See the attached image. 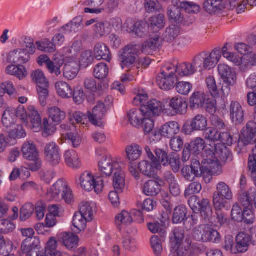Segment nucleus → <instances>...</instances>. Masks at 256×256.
<instances>
[{"label": "nucleus", "instance_id": "1", "mask_svg": "<svg viewBox=\"0 0 256 256\" xmlns=\"http://www.w3.org/2000/svg\"><path fill=\"white\" fill-rule=\"evenodd\" d=\"M202 158L203 168L212 174H221L222 168L219 160L225 162L230 154L226 145H200Z\"/></svg>", "mask_w": 256, "mask_h": 256}, {"label": "nucleus", "instance_id": "2", "mask_svg": "<svg viewBox=\"0 0 256 256\" xmlns=\"http://www.w3.org/2000/svg\"><path fill=\"white\" fill-rule=\"evenodd\" d=\"M218 140L222 144H234L241 142L243 144H256V123L254 121L248 122L246 128H243L241 134H237L236 136L227 132L218 134Z\"/></svg>", "mask_w": 256, "mask_h": 256}, {"label": "nucleus", "instance_id": "3", "mask_svg": "<svg viewBox=\"0 0 256 256\" xmlns=\"http://www.w3.org/2000/svg\"><path fill=\"white\" fill-rule=\"evenodd\" d=\"M184 238V231L180 228H176L170 237V254L169 256H196L198 250L194 245L188 249L182 246Z\"/></svg>", "mask_w": 256, "mask_h": 256}, {"label": "nucleus", "instance_id": "4", "mask_svg": "<svg viewBox=\"0 0 256 256\" xmlns=\"http://www.w3.org/2000/svg\"><path fill=\"white\" fill-rule=\"evenodd\" d=\"M172 3L174 7L168 10V14L170 20L177 24H178L180 22H182L181 18L183 13L181 10L189 14H198L200 10L198 4L188 0H172Z\"/></svg>", "mask_w": 256, "mask_h": 256}, {"label": "nucleus", "instance_id": "5", "mask_svg": "<svg viewBox=\"0 0 256 256\" xmlns=\"http://www.w3.org/2000/svg\"><path fill=\"white\" fill-rule=\"evenodd\" d=\"M140 46L132 42L125 46L120 52V59L122 68H130V70H134L140 68L136 62V56L140 53Z\"/></svg>", "mask_w": 256, "mask_h": 256}, {"label": "nucleus", "instance_id": "6", "mask_svg": "<svg viewBox=\"0 0 256 256\" xmlns=\"http://www.w3.org/2000/svg\"><path fill=\"white\" fill-rule=\"evenodd\" d=\"M48 119L44 118L43 122L44 131L42 135L46 137L56 131V126L60 124L66 117L65 112L58 107L54 106L48 109Z\"/></svg>", "mask_w": 256, "mask_h": 256}, {"label": "nucleus", "instance_id": "7", "mask_svg": "<svg viewBox=\"0 0 256 256\" xmlns=\"http://www.w3.org/2000/svg\"><path fill=\"white\" fill-rule=\"evenodd\" d=\"M216 189L213 194V204L216 210H222L226 207V200L232 198L233 194L231 188L224 182H219Z\"/></svg>", "mask_w": 256, "mask_h": 256}, {"label": "nucleus", "instance_id": "8", "mask_svg": "<svg viewBox=\"0 0 256 256\" xmlns=\"http://www.w3.org/2000/svg\"><path fill=\"white\" fill-rule=\"evenodd\" d=\"M64 199L66 202H70L72 199V192L66 182L62 179L58 180L48 191V197L50 200H58Z\"/></svg>", "mask_w": 256, "mask_h": 256}, {"label": "nucleus", "instance_id": "9", "mask_svg": "<svg viewBox=\"0 0 256 256\" xmlns=\"http://www.w3.org/2000/svg\"><path fill=\"white\" fill-rule=\"evenodd\" d=\"M77 182L83 190L88 192L94 190L96 194L100 193L104 186V181L102 178H95L92 174L88 171L82 173Z\"/></svg>", "mask_w": 256, "mask_h": 256}, {"label": "nucleus", "instance_id": "10", "mask_svg": "<svg viewBox=\"0 0 256 256\" xmlns=\"http://www.w3.org/2000/svg\"><path fill=\"white\" fill-rule=\"evenodd\" d=\"M21 150L24 158L33 162L26 164L28 169L36 172L41 168L42 160L39 158V152L36 145H23Z\"/></svg>", "mask_w": 256, "mask_h": 256}, {"label": "nucleus", "instance_id": "11", "mask_svg": "<svg viewBox=\"0 0 256 256\" xmlns=\"http://www.w3.org/2000/svg\"><path fill=\"white\" fill-rule=\"evenodd\" d=\"M182 172L184 178L189 181H192L195 177L203 176L204 178H208L213 175L210 172L205 170L199 160L195 158L192 159L190 166H186L182 168Z\"/></svg>", "mask_w": 256, "mask_h": 256}, {"label": "nucleus", "instance_id": "12", "mask_svg": "<svg viewBox=\"0 0 256 256\" xmlns=\"http://www.w3.org/2000/svg\"><path fill=\"white\" fill-rule=\"evenodd\" d=\"M120 166V158H113L110 154H106L102 157L98 164L99 172L102 177L110 176Z\"/></svg>", "mask_w": 256, "mask_h": 256}, {"label": "nucleus", "instance_id": "13", "mask_svg": "<svg viewBox=\"0 0 256 256\" xmlns=\"http://www.w3.org/2000/svg\"><path fill=\"white\" fill-rule=\"evenodd\" d=\"M188 204L196 214L200 212L204 219L210 218L211 216L212 210L210 206L208 199L204 198L200 201L198 196H192L190 198Z\"/></svg>", "mask_w": 256, "mask_h": 256}, {"label": "nucleus", "instance_id": "14", "mask_svg": "<svg viewBox=\"0 0 256 256\" xmlns=\"http://www.w3.org/2000/svg\"><path fill=\"white\" fill-rule=\"evenodd\" d=\"M218 71L222 79L223 80V85L221 90L224 92H230V87L235 85L236 82V74L234 70L225 64H220L218 66Z\"/></svg>", "mask_w": 256, "mask_h": 256}, {"label": "nucleus", "instance_id": "15", "mask_svg": "<svg viewBox=\"0 0 256 256\" xmlns=\"http://www.w3.org/2000/svg\"><path fill=\"white\" fill-rule=\"evenodd\" d=\"M161 168V164L156 158H153L150 160H142L138 164V168L140 172L148 178L154 177Z\"/></svg>", "mask_w": 256, "mask_h": 256}, {"label": "nucleus", "instance_id": "16", "mask_svg": "<svg viewBox=\"0 0 256 256\" xmlns=\"http://www.w3.org/2000/svg\"><path fill=\"white\" fill-rule=\"evenodd\" d=\"M44 154L46 162L50 166H56L61 162L60 148L58 145H46Z\"/></svg>", "mask_w": 256, "mask_h": 256}, {"label": "nucleus", "instance_id": "17", "mask_svg": "<svg viewBox=\"0 0 256 256\" xmlns=\"http://www.w3.org/2000/svg\"><path fill=\"white\" fill-rule=\"evenodd\" d=\"M30 55L26 48L16 49L9 52L8 62L18 65L25 64L30 60Z\"/></svg>", "mask_w": 256, "mask_h": 256}, {"label": "nucleus", "instance_id": "18", "mask_svg": "<svg viewBox=\"0 0 256 256\" xmlns=\"http://www.w3.org/2000/svg\"><path fill=\"white\" fill-rule=\"evenodd\" d=\"M250 242L255 245L256 244V240L252 242L251 236L250 234L242 232H239L236 238V250H234V252L238 253L246 252Z\"/></svg>", "mask_w": 256, "mask_h": 256}, {"label": "nucleus", "instance_id": "19", "mask_svg": "<svg viewBox=\"0 0 256 256\" xmlns=\"http://www.w3.org/2000/svg\"><path fill=\"white\" fill-rule=\"evenodd\" d=\"M106 110L104 104L99 101L94 108L92 113L88 112L89 120L94 125L100 126L102 120L104 118Z\"/></svg>", "mask_w": 256, "mask_h": 256}, {"label": "nucleus", "instance_id": "20", "mask_svg": "<svg viewBox=\"0 0 256 256\" xmlns=\"http://www.w3.org/2000/svg\"><path fill=\"white\" fill-rule=\"evenodd\" d=\"M171 73H168L166 71H162L156 78V83L160 88L165 90H170L174 88L177 78L176 75H170Z\"/></svg>", "mask_w": 256, "mask_h": 256}, {"label": "nucleus", "instance_id": "21", "mask_svg": "<svg viewBox=\"0 0 256 256\" xmlns=\"http://www.w3.org/2000/svg\"><path fill=\"white\" fill-rule=\"evenodd\" d=\"M229 109L233 123L236 125L242 124L244 121V110L240 103L236 101L232 102Z\"/></svg>", "mask_w": 256, "mask_h": 256}, {"label": "nucleus", "instance_id": "22", "mask_svg": "<svg viewBox=\"0 0 256 256\" xmlns=\"http://www.w3.org/2000/svg\"><path fill=\"white\" fill-rule=\"evenodd\" d=\"M204 55V62L206 69H210L214 68L220 60L222 54L220 48H215L212 52H204L201 53Z\"/></svg>", "mask_w": 256, "mask_h": 256}, {"label": "nucleus", "instance_id": "23", "mask_svg": "<svg viewBox=\"0 0 256 256\" xmlns=\"http://www.w3.org/2000/svg\"><path fill=\"white\" fill-rule=\"evenodd\" d=\"M142 106L147 116H158L163 110L162 104L155 99L148 102L147 105L142 104Z\"/></svg>", "mask_w": 256, "mask_h": 256}, {"label": "nucleus", "instance_id": "24", "mask_svg": "<svg viewBox=\"0 0 256 256\" xmlns=\"http://www.w3.org/2000/svg\"><path fill=\"white\" fill-rule=\"evenodd\" d=\"M169 106L171 108L170 114L174 116L184 114L186 112L188 104L182 98H174L171 99Z\"/></svg>", "mask_w": 256, "mask_h": 256}, {"label": "nucleus", "instance_id": "25", "mask_svg": "<svg viewBox=\"0 0 256 256\" xmlns=\"http://www.w3.org/2000/svg\"><path fill=\"white\" fill-rule=\"evenodd\" d=\"M128 118L130 123L135 127H138L142 124V120L144 116H147L142 107L140 106V109L132 108L128 112Z\"/></svg>", "mask_w": 256, "mask_h": 256}, {"label": "nucleus", "instance_id": "26", "mask_svg": "<svg viewBox=\"0 0 256 256\" xmlns=\"http://www.w3.org/2000/svg\"><path fill=\"white\" fill-rule=\"evenodd\" d=\"M61 130L62 136L60 138L62 142L74 143L81 142V138L76 132H68L70 130L69 126L66 124H62L60 126Z\"/></svg>", "mask_w": 256, "mask_h": 256}, {"label": "nucleus", "instance_id": "27", "mask_svg": "<svg viewBox=\"0 0 256 256\" xmlns=\"http://www.w3.org/2000/svg\"><path fill=\"white\" fill-rule=\"evenodd\" d=\"M256 196V188H250L248 190H242L238 196V202L244 208H249L252 204L254 198Z\"/></svg>", "mask_w": 256, "mask_h": 256}, {"label": "nucleus", "instance_id": "28", "mask_svg": "<svg viewBox=\"0 0 256 256\" xmlns=\"http://www.w3.org/2000/svg\"><path fill=\"white\" fill-rule=\"evenodd\" d=\"M94 56L98 60H104L110 62L111 54L108 47L102 42L96 44L94 47Z\"/></svg>", "mask_w": 256, "mask_h": 256}, {"label": "nucleus", "instance_id": "29", "mask_svg": "<svg viewBox=\"0 0 256 256\" xmlns=\"http://www.w3.org/2000/svg\"><path fill=\"white\" fill-rule=\"evenodd\" d=\"M161 190V185L156 180H148L143 186V192L148 196H156Z\"/></svg>", "mask_w": 256, "mask_h": 256}, {"label": "nucleus", "instance_id": "30", "mask_svg": "<svg viewBox=\"0 0 256 256\" xmlns=\"http://www.w3.org/2000/svg\"><path fill=\"white\" fill-rule=\"evenodd\" d=\"M113 176L112 185L114 190L122 192L125 187V174L122 170L121 166L118 170H116Z\"/></svg>", "mask_w": 256, "mask_h": 256}, {"label": "nucleus", "instance_id": "31", "mask_svg": "<svg viewBox=\"0 0 256 256\" xmlns=\"http://www.w3.org/2000/svg\"><path fill=\"white\" fill-rule=\"evenodd\" d=\"M82 22V16H76L73 18L70 22L63 26L62 29L65 32L66 34L77 32L84 28Z\"/></svg>", "mask_w": 256, "mask_h": 256}, {"label": "nucleus", "instance_id": "32", "mask_svg": "<svg viewBox=\"0 0 256 256\" xmlns=\"http://www.w3.org/2000/svg\"><path fill=\"white\" fill-rule=\"evenodd\" d=\"M64 158L66 164L70 168L78 169L81 166L78 156L74 150H66L64 154Z\"/></svg>", "mask_w": 256, "mask_h": 256}, {"label": "nucleus", "instance_id": "33", "mask_svg": "<svg viewBox=\"0 0 256 256\" xmlns=\"http://www.w3.org/2000/svg\"><path fill=\"white\" fill-rule=\"evenodd\" d=\"M80 71V66L76 62L66 63L64 66V76L68 80H72L76 78Z\"/></svg>", "mask_w": 256, "mask_h": 256}, {"label": "nucleus", "instance_id": "34", "mask_svg": "<svg viewBox=\"0 0 256 256\" xmlns=\"http://www.w3.org/2000/svg\"><path fill=\"white\" fill-rule=\"evenodd\" d=\"M148 29L149 26L146 22L138 20L130 28V32H133L137 36L143 38L148 34Z\"/></svg>", "mask_w": 256, "mask_h": 256}, {"label": "nucleus", "instance_id": "35", "mask_svg": "<svg viewBox=\"0 0 256 256\" xmlns=\"http://www.w3.org/2000/svg\"><path fill=\"white\" fill-rule=\"evenodd\" d=\"M56 88L58 94L62 98H69L72 97L73 90L68 83L60 81L56 84Z\"/></svg>", "mask_w": 256, "mask_h": 256}, {"label": "nucleus", "instance_id": "36", "mask_svg": "<svg viewBox=\"0 0 256 256\" xmlns=\"http://www.w3.org/2000/svg\"><path fill=\"white\" fill-rule=\"evenodd\" d=\"M90 220H88L83 215L80 213L76 212L73 217L72 226L74 228H72V230L75 232L78 233L85 230L86 226V223Z\"/></svg>", "mask_w": 256, "mask_h": 256}, {"label": "nucleus", "instance_id": "37", "mask_svg": "<svg viewBox=\"0 0 256 256\" xmlns=\"http://www.w3.org/2000/svg\"><path fill=\"white\" fill-rule=\"evenodd\" d=\"M60 239L68 249L76 247L78 242V238L72 232H62L60 236Z\"/></svg>", "mask_w": 256, "mask_h": 256}, {"label": "nucleus", "instance_id": "38", "mask_svg": "<svg viewBox=\"0 0 256 256\" xmlns=\"http://www.w3.org/2000/svg\"><path fill=\"white\" fill-rule=\"evenodd\" d=\"M203 6L204 10L210 14H214L224 8L220 0H206Z\"/></svg>", "mask_w": 256, "mask_h": 256}, {"label": "nucleus", "instance_id": "39", "mask_svg": "<svg viewBox=\"0 0 256 256\" xmlns=\"http://www.w3.org/2000/svg\"><path fill=\"white\" fill-rule=\"evenodd\" d=\"M180 130V126L176 122H170L164 124L160 132L164 137L170 138Z\"/></svg>", "mask_w": 256, "mask_h": 256}, {"label": "nucleus", "instance_id": "40", "mask_svg": "<svg viewBox=\"0 0 256 256\" xmlns=\"http://www.w3.org/2000/svg\"><path fill=\"white\" fill-rule=\"evenodd\" d=\"M15 112L14 108H8L4 111L2 118V123L5 127L10 128L16 123Z\"/></svg>", "mask_w": 256, "mask_h": 256}, {"label": "nucleus", "instance_id": "41", "mask_svg": "<svg viewBox=\"0 0 256 256\" xmlns=\"http://www.w3.org/2000/svg\"><path fill=\"white\" fill-rule=\"evenodd\" d=\"M96 212L94 204L82 202L80 204L79 213L83 215L88 220L91 221Z\"/></svg>", "mask_w": 256, "mask_h": 256}, {"label": "nucleus", "instance_id": "42", "mask_svg": "<svg viewBox=\"0 0 256 256\" xmlns=\"http://www.w3.org/2000/svg\"><path fill=\"white\" fill-rule=\"evenodd\" d=\"M162 40L160 36L158 34H155L151 36L150 38L146 41L142 46H140V50L142 52L146 53V48H150L154 50L160 46Z\"/></svg>", "mask_w": 256, "mask_h": 256}, {"label": "nucleus", "instance_id": "43", "mask_svg": "<svg viewBox=\"0 0 256 256\" xmlns=\"http://www.w3.org/2000/svg\"><path fill=\"white\" fill-rule=\"evenodd\" d=\"M180 29L174 25H172L167 28L162 36L164 42L168 44L173 43L180 34Z\"/></svg>", "mask_w": 256, "mask_h": 256}, {"label": "nucleus", "instance_id": "44", "mask_svg": "<svg viewBox=\"0 0 256 256\" xmlns=\"http://www.w3.org/2000/svg\"><path fill=\"white\" fill-rule=\"evenodd\" d=\"M6 71L8 74L14 76L20 80L23 79L27 74L26 68L22 64L8 66Z\"/></svg>", "mask_w": 256, "mask_h": 256}, {"label": "nucleus", "instance_id": "45", "mask_svg": "<svg viewBox=\"0 0 256 256\" xmlns=\"http://www.w3.org/2000/svg\"><path fill=\"white\" fill-rule=\"evenodd\" d=\"M108 72V65L104 62H100L94 68L93 75L96 79L104 80L107 78Z\"/></svg>", "mask_w": 256, "mask_h": 256}, {"label": "nucleus", "instance_id": "46", "mask_svg": "<svg viewBox=\"0 0 256 256\" xmlns=\"http://www.w3.org/2000/svg\"><path fill=\"white\" fill-rule=\"evenodd\" d=\"M206 101V96L204 92H194L190 98V106L194 108L202 107Z\"/></svg>", "mask_w": 256, "mask_h": 256}, {"label": "nucleus", "instance_id": "47", "mask_svg": "<svg viewBox=\"0 0 256 256\" xmlns=\"http://www.w3.org/2000/svg\"><path fill=\"white\" fill-rule=\"evenodd\" d=\"M133 222L131 214L128 212L123 210L116 217V224L120 230L121 225H128Z\"/></svg>", "mask_w": 256, "mask_h": 256}, {"label": "nucleus", "instance_id": "48", "mask_svg": "<svg viewBox=\"0 0 256 256\" xmlns=\"http://www.w3.org/2000/svg\"><path fill=\"white\" fill-rule=\"evenodd\" d=\"M128 158L132 161L138 160L142 153V148L139 145H128L126 148Z\"/></svg>", "mask_w": 256, "mask_h": 256}, {"label": "nucleus", "instance_id": "49", "mask_svg": "<svg viewBox=\"0 0 256 256\" xmlns=\"http://www.w3.org/2000/svg\"><path fill=\"white\" fill-rule=\"evenodd\" d=\"M57 242L54 238H51L47 242L46 246L45 248V253L46 256H62L60 252L57 251ZM66 256L64 254L63 256Z\"/></svg>", "mask_w": 256, "mask_h": 256}, {"label": "nucleus", "instance_id": "50", "mask_svg": "<svg viewBox=\"0 0 256 256\" xmlns=\"http://www.w3.org/2000/svg\"><path fill=\"white\" fill-rule=\"evenodd\" d=\"M147 227L149 230L152 234L158 233L160 236L166 238V226L162 225L158 222H150L147 224Z\"/></svg>", "mask_w": 256, "mask_h": 256}, {"label": "nucleus", "instance_id": "51", "mask_svg": "<svg viewBox=\"0 0 256 256\" xmlns=\"http://www.w3.org/2000/svg\"><path fill=\"white\" fill-rule=\"evenodd\" d=\"M149 21L150 22L151 28L156 32L159 31L164 26V16L163 14H160L154 16L150 18Z\"/></svg>", "mask_w": 256, "mask_h": 256}, {"label": "nucleus", "instance_id": "52", "mask_svg": "<svg viewBox=\"0 0 256 256\" xmlns=\"http://www.w3.org/2000/svg\"><path fill=\"white\" fill-rule=\"evenodd\" d=\"M94 30L97 36L102 37L110 32V24L107 22H97L94 24Z\"/></svg>", "mask_w": 256, "mask_h": 256}, {"label": "nucleus", "instance_id": "53", "mask_svg": "<svg viewBox=\"0 0 256 256\" xmlns=\"http://www.w3.org/2000/svg\"><path fill=\"white\" fill-rule=\"evenodd\" d=\"M187 211L186 208L184 206H179L174 210L172 216V222L174 224L182 222L185 218Z\"/></svg>", "mask_w": 256, "mask_h": 256}, {"label": "nucleus", "instance_id": "54", "mask_svg": "<svg viewBox=\"0 0 256 256\" xmlns=\"http://www.w3.org/2000/svg\"><path fill=\"white\" fill-rule=\"evenodd\" d=\"M166 238L160 237L158 236H153L150 239V244L156 256L160 255L162 251V242H164Z\"/></svg>", "mask_w": 256, "mask_h": 256}, {"label": "nucleus", "instance_id": "55", "mask_svg": "<svg viewBox=\"0 0 256 256\" xmlns=\"http://www.w3.org/2000/svg\"><path fill=\"white\" fill-rule=\"evenodd\" d=\"M191 122L196 130H204L207 126V120L202 114H197Z\"/></svg>", "mask_w": 256, "mask_h": 256}, {"label": "nucleus", "instance_id": "56", "mask_svg": "<svg viewBox=\"0 0 256 256\" xmlns=\"http://www.w3.org/2000/svg\"><path fill=\"white\" fill-rule=\"evenodd\" d=\"M34 210V206L31 203L24 205L20 210V220L24 222L30 218Z\"/></svg>", "mask_w": 256, "mask_h": 256}, {"label": "nucleus", "instance_id": "57", "mask_svg": "<svg viewBox=\"0 0 256 256\" xmlns=\"http://www.w3.org/2000/svg\"><path fill=\"white\" fill-rule=\"evenodd\" d=\"M177 73L180 76H188L196 72L192 65L190 63H182L176 67Z\"/></svg>", "mask_w": 256, "mask_h": 256}, {"label": "nucleus", "instance_id": "58", "mask_svg": "<svg viewBox=\"0 0 256 256\" xmlns=\"http://www.w3.org/2000/svg\"><path fill=\"white\" fill-rule=\"evenodd\" d=\"M33 81L36 83L38 86H48V83L44 76L43 72L40 70H36L34 71L31 74Z\"/></svg>", "mask_w": 256, "mask_h": 256}, {"label": "nucleus", "instance_id": "59", "mask_svg": "<svg viewBox=\"0 0 256 256\" xmlns=\"http://www.w3.org/2000/svg\"><path fill=\"white\" fill-rule=\"evenodd\" d=\"M94 58L92 51L86 50L82 52L80 62L82 66L86 68L93 62Z\"/></svg>", "mask_w": 256, "mask_h": 256}, {"label": "nucleus", "instance_id": "60", "mask_svg": "<svg viewBox=\"0 0 256 256\" xmlns=\"http://www.w3.org/2000/svg\"><path fill=\"white\" fill-rule=\"evenodd\" d=\"M26 132L21 124H16L14 129L9 132V137L11 140H16L24 138Z\"/></svg>", "mask_w": 256, "mask_h": 256}, {"label": "nucleus", "instance_id": "61", "mask_svg": "<svg viewBox=\"0 0 256 256\" xmlns=\"http://www.w3.org/2000/svg\"><path fill=\"white\" fill-rule=\"evenodd\" d=\"M216 210V215L212 216L210 220L214 226L217 227L221 226L226 222L227 219L220 210Z\"/></svg>", "mask_w": 256, "mask_h": 256}, {"label": "nucleus", "instance_id": "62", "mask_svg": "<svg viewBox=\"0 0 256 256\" xmlns=\"http://www.w3.org/2000/svg\"><path fill=\"white\" fill-rule=\"evenodd\" d=\"M36 44L39 50L44 52H52L56 50L54 44L48 40H45L42 42H36Z\"/></svg>", "mask_w": 256, "mask_h": 256}, {"label": "nucleus", "instance_id": "63", "mask_svg": "<svg viewBox=\"0 0 256 256\" xmlns=\"http://www.w3.org/2000/svg\"><path fill=\"white\" fill-rule=\"evenodd\" d=\"M192 88V84L188 82H180L176 84V92L182 95L188 94Z\"/></svg>", "mask_w": 256, "mask_h": 256}, {"label": "nucleus", "instance_id": "64", "mask_svg": "<svg viewBox=\"0 0 256 256\" xmlns=\"http://www.w3.org/2000/svg\"><path fill=\"white\" fill-rule=\"evenodd\" d=\"M248 166L250 170L254 175H256L254 178L255 184L256 186V145L252 150V154L249 156Z\"/></svg>", "mask_w": 256, "mask_h": 256}]
</instances>
